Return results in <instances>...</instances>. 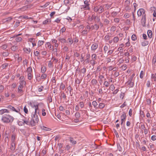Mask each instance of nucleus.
I'll return each mask as SVG.
<instances>
[{
	"instance_id": "nucleus-11",
	"label": "nucleus",
	"mask_w": 156,
	"mask_h": 156,
	"mask_svg": "<svg viewBox=\"0 0 156 156\" xmlns=\"http://www.w3.org/2000/svg\"><path fill=\"white\" fill-rule=\"evenodd\" d=\"M5 112L9 113V110L6 109H2L0 110V115H2Z\"/></svg>"
},
{
	"instance_id": "nucleus-7",
	"label": "nucleus",
	"mask_w": 156,
	"mask_h": 156,
	"mask_svg": "<svg viewBox=\"0 0 156 156\" xmlns=\"http://www.w3.org/2000/svg\"><path fill=\"white\" fill-rule=\"evenodd\" d=\"M23 86L21 85H20L18 88V92L20 94H22L23 92Z\"/></svg>"
},
{
	"instance_id": "nucleus-62",
	"label": "nucleus",
	"mask_w": 156,
	"mask_h": 156,
	"mask_svg": "<svg viewBox=\"0 0 156 156\" xmlns=\"http://www.w3.org/2000/svg\"><path fill=\"white\" fill-rule=\"evenodd\" d=\"M109 89L113 91L115 89V87L113 84H111L110 87Z\"/></svg>"
},
{
	"instance_id": "nucleus-36",
	"label": "nucleus",
	"mask_w": 156,
	"mask_h": 156,
	"mask_svg": "<svg viewBox=\"0 0 156 156\" xmlns=\"http://www.w3.org/2000/svg\"><path fill=\"white\" fill-rule=\"evenodd\" d=\"M70 141L71 143H72L73 144H75L76 143V141L74 140L73 139V138H70Z\"/></svg>"
},
{
	"instance_id": "nucleus-19",
	"label": "nucleus",
	"mask_w": 156,
	"mask_h": 156,
	"mask_svg": "<svg viewBox=\"0 0 156 156\" xmlns=\"http://www.w3.org/2000/svg\"><path fill=\"white\" fill-rule=\"evenodd\" d=\"M44 43V41H39L38 42L37 46L38 47H39L43 45Z\"/></svg>"
},
{
	"instance_id": "nucleus-3",
	"label": "nucleus",
	"mask_w": 156,
	"mask_h": 156,
	"mask_svg": "<svg viewBox=\"0 0 156 156\" xmlns=\"http://www.w3.org/2000/svg\"><path fill=\"white\" fill-rule=\"evenodd\" d=\"M84 4H85L84 5H82L81 7V9H84L85 10H89L90 8L89 7L90 4L88 1L86 0L84 1Z\"/></svg>"
},
{
	"instance_id": "nucleus-43",
	"label": "nucleus",
	"mask_w": 156,
	"mask_h": 156,
	"mask_svg": "<svg viewBox=\"0 0 156 156\" xmlns=\"http://www.w3.org/2000/svg\"><path fill=\"white\" fill-rule=\"evenodd\" d=\"M118 14V12H113L111 13V16L112 17L116 16Z\"/></svg>"
},
{
	"instance_id": "nucleus-16",
	"label": "nucleus",
	"mask_w": 156,
	"mask_h": 156,
	"mask_svg": "<svg viewBox=\"0 0 156 156\" xmlns=\"http://www.w3.org/2000/svg\"><path fill=\"white\" fill-rule=\"evenodd\" d=\"M7 108L11 110V111H15L16 112H18L19 110L17 111H16V109L15 108L13 107H12V106L10 105H9L8 106V107H7Z\"/></svg>"
},
{
	"instance_id": "nucleus-30",
	"label": "nucleus",
	"mask_w": 156,
	"mask_h": 156,
	"mask_svg": "<svg viewBox=\"0 0 156 156\" xmlns=\"http://www.w3.org/2000/svg\"><path fill=\"white\" fill-rule=\"evenodd\" d=\"M146 20H141V23L143 27H146Z\"/></svg>"
},
{
	"instance_id": "nucleus-33",
	"label": "nucleus",
	"mask_w": 156,
	"mask_h": 156,
	"mask_svg": "<svg viewBox=\"0 0 156 156\" xmlns=\"http://www.w3.org/2000/svg\"><path fill=\"white\" fill-rule=\"evenodd\" d=\"M117 148L119 151H122V149L121 147L120 144H117Z\"/></svg>"
},
{
	"instance_id": "nucleus-57",
	"label": "nucleus",
	"mask_w": 156,
	"mask_h": 156,
	"mask_svg": "<svg viewBox=\"0 0 156 156\" xmlns=\"http://www.w3.org/2000/svg\"><path fill=\"white\" fill-rule=\"evenodd\" d=\"M18 124L19 126H22L24 125V124L23 123V122L21 121H18Z\"/></svg>"
},
{
	"instance_id": "nucleus-38",
	"label": "nucleus",
	"mask_w": 156,
	"mask_h": 156,
	"mask_svg": "<svg viewBox=\"0 0 156 156\" xmlns=\"http://www.w3.org/2000/svg\"><path fill=\"white\" fill-rule=\"evenodd\" d=\"M136 37L135 34H133L131 37V39L133 41H135L136 39Z\"/></svg>"
},
{
	"instance_id": "nucleus-56",
	"label": "nucleus",
	"mask_w": 156,
	"mask_h": 156,
	"mask_svg": "<svg viewBox=\"0 0 156 156\" xmlns=\"http://www.w3.org/2000/svg\"><path fill=\"white\" fill-rule=\"evenodd\" d=\"M100 19L99 17L97 16L96 19L94 20L95 23H99L100 22Z\"/></svg>"
},
{
	"instance_id": "nucleus-63",
	"label": "nucleus",
	"mask_w": 156,
	"mask_h": 156,
	"mask_svg": "<svg viewBox=\"0 0 156 156\" xmlns=\"http://www.w3.org/2000/svg\"><path fill=\"white\" fill-rule=\"evenodd\" d=\"M151 139L152 140L154 141L156 140V136L153 135L151 136Z\"/></svg>"
},
{
	"instance_id": "nucleus-20",
	"label": "nucleus",
	"mask_w": 156,
	"mask_h": 156,
	"mask_svg": "<svg viewBox=\"0 0 156 156\" xmlns=\"http://www.w3.org/2000/svg\"><path fill=\"white\" fill-rule=\"evenodd\" d=\"M23 50L25 52L27 53H29L31 51V49L30 48H23Z\"/></svg>"
},
{
	"instance_id": "nucleus-41",
	"label": "nucleus",
	"mask_w": 156,
	"mask_h": 156,
	"mask_svg": "<svg viewBox=\"0 0 156 156\" xmlns=\"http://www.w3.org/2000/svg\"><path fill=\"white\" fill-rule=\"evenodd\" d=\"M12 19V18L11 17H9L4 20L5 22H9Z\"/></svg>"
},
{
	"instance_id": "nucleus-5",
	"label": "nucleus",
	"mask_w": 156,
	"mask_h": 156,
	"mask_svg": "<svg viewBox=\"0 0 156 156\" xmlns=\"http://www.w3.org/2000/svg\"><path fill=\"white\" fill-rule=\"evenodd\" d=\"M98 44L94 43L93 44L91 47V50L93 51H95L98 47Z\"/></svg>"
},
{
	"instance_id": "nucleus-2",
	"label": "nucleus",
	"mask_w": 156,
	"mask_h": 156,
	"mask_svg": "<svg viewBox=\"0 0 156 156\" xmlns=\"http://www.w3.org/2000/svg\"><path fill=\"white\" fill-rule=\"evenodd\" d=\"M94 10L95 12H98L100 13L104 11V9L103 6L98 5L94 8Z\"/></svg>"
},
{
	"instance_id": "nucleus-15",
	"label": "nucleus",
	"mask_w": 156,
	"mask_h": 156,
	"mask_svg": "<svg viewBox=\"0 0 156 156\" xmlns=\"http://www.w3.org/2000/svg\"><path fill=\"white\" fill-rule=\"evenodd\" d=\"M32 119H34V120H35V122L36 121L37 122H38L39 119L37 115L34 114L33 116L32 117Z\"/></svg>"
},
{
	"instance_id": "nucleus-49",
	"label": "nucleus",
	"mask_w": 156,
	"mask_h": 156,
	"mask_svg": "<svg viewBox=\"0 0 156 156\" xmlns=\"http://www.w3.org/2000/svg\"><path fill=\"white\" fill-rule=\"evenodd\" d=\"M125 95V93L122 92L120 95V98H121L122 99L124 97Z\"/></svg>"
},
{
	"instance_id": "nucleus-50",
	"label": "nucleus",
	"mask_w": 156,
	"mask_h": 156,
	"mask_svg": "<svg viewBox=\"0 0 156 156\" xmlns=\"http://www.w3.org/2000/svg\"><path fill=\"white\" fill-rule=\"evenodd\" d=\"M9 55V53L8 52H3L2 53V55L4 57H6L8 56Z\"/></svg>"
},
{
	"instance_id": "nucleus-32",
	"label": "nucleus",
	"mask_w": 156,
	"mask_h": 156,
	"mask_svg": "<svg viewBox=\"0 0 156 156\" xmlns=\"http://www.w3.org/2000/svg\"><path fill=\"white\" fill-rule=\"evenodd\" d=\"M22 39L21 37L16 36L15 40L17 42H18L21 41H22Z\"/></svg>"
},
{
	"instance_id": "nucleus-31",
	"label": "nucleus",
	"mask_w": 156,
	"mask_h": 156,
	"mask_svg": "<svg viewBox=\"0 0 156 156\" xmlns=\"http://www.w3.org/2000/svg\"><path fill=\"white\" fill-rule=\"evenodd\" d=\"M23 123L24 124V125L25 124H26L27 125H30V122H28V121L26 119H23Z\"/></svg>"
},
{
	"instance_id": "nucleus-60",
	"label": "nucleus",
	"mask_w": 156,
	"mask_h": 156,
	"mask_svg": "<svg viewBox=\"0 0 156 156\" xmlns=\"http://www.w3.org/2000/svg\"><path fill=\"white\" fill-rule=\"evenodd\" d=\"M48 66L50 68L53 67V63L51 62V61L49 62Z\"/></svg>"
},
{
	"instance_id": "nucleus-4",
	"label": "nucleus",
	"mask_w": 156,
	"mask_h": 156,
	"mask_svg": "<svg viewBox=\"0 0 156 156\" xmlns=\"http://www.w3.org/2000/svg\"><path fill=\"white\" fill-rule=\"evenodd\" d=\"M145 14V10L143 8L139 9L137 12V15L138 16H140L142 14Z\"/></svg>"
},
{
	"instance_id": "nucleus-26",
	"label": "nucleus",
	"mask_w": 156,
	"mask_h": 156,
	"mask_svg": "<svg viewBox=\"0 0 156 156\" xmlns=\"http://www.w3.org/2000/svg\"><path fill=\"white\" fill-rule=\"evenodd\" d=\"M91 83L93 85H94L97 84L98 82L96 79H93L92 80Z\"/></svg>"
},
{
	"instance_id": "nucleus-44",
	"label": "nucleus",
	"mask_w": 156,
	"mask_h": 156,
	"mask_svg": "<svg viewBox=\"0 0 156 156\" xmlns=\"http://www.w3.org/2000/svg\"><path fill=\"white\" fill-rule=\"evenodd\" d=\"M90 62H91V64L93 66H94L95 64H96V62L95 61V60L91 59L90 61Z\"/></svg>"
},
{
	"instance_id": "nucleus-45",
	"label": "nucleus",
	"mask_w": 156,
	"mask_h": 156,
	"mask_svg": "<svg viewBox=\"0 0 156 156\" xmlns=\"http://www.w3.org/2000/svg\"><path fill=\"white\" fill-rule=\"evenodd\" d=\"M69 42L70 44H72L73 42V40L72 37H69L68 38Z\"/></svg>"
},
{
	"instance_id": "nucleus-47",
	"label": "nucleus",
	"mask_w": 156,
	"mask_h": 156,
	"mask_svg": "<svg viewBox=\"0 0 156 156\" xmlns=\"http://www.w3.org/2000/svg\"><path fill=\"white\" fill-rule=\"evenodd\" d=\"M88 32L86 30H83L82 31V34L83 35H87V34Z\"/></svg>"
},
{
	"instance_id": "nucleus-54",
	"label": "nucleus",
	"mask_w": 156,
	"mask_h": 156,
	"mask_svg": "<svg viewBox=\"0 0 156 156\" xmlns=\"http://www.w3.org/2000/svg\"><path fill=\"white\" fill-rule=\"evenodd\" d=\"M8 63H5L3 64L2 66V67L3 69H5L8 66Z\"/></svg>"
},
{
	"instance_id": "nucleus-61",
	"label": "nucleus",
	"mask_w": 156,
	"mask_h": 156,
	"mask_svg": "<svg viewBox=\"0 0 156 156\" xmlns=\"http://www.w3.org/2000/svg\"><path fill=\"white\" fill-rule=\"evenodd\" d=\"M144 74V72L143 71H141L140 72V77L142 79L143 78V75Z\"/></svg>"
},
{
	"instance_id": "nucleus-64",
	"label": "nucleus",
	"mask_w": 156,
	"mask_h": 156,
	"mask_svg": "<svg viewBox=\"0 0 156 156\" xmlns=\"http://www.w3.org/2000/svg\"><path fill=\"white\" fill-rule=\"evenodd\" d=\"M156 62V56H154L152 62L153 64H155Z\"/></svg>"
},
{
	"instance_id": "nucleus-58",
	"label": "nucleus",
	"mask_w": 156,
	"mask_h": 156,
	"mask_svg": "<svg viewBox=\"0 0 156 156\" xmlns=\"http://www.w3.org/2000/svg\"><path fill=\"white\" fill-rule=\"evenodd\" d=\"M23 111L25 113L27 114L28 113V111L27 109V108L26 107V106H25L24 107V108H23Z\"/></svg>"
},
{
	"instance_id": "nucleus-14",
	"label": "nucleus",
	"mask_w": 156,
	"mask_h": 156,
	"mask_svg": "<svg viewBox=\"0 0 156 156\" xmlns=\"http://www.w3.org/2000/svg\"><path fill=\"white\" fill-rule=\"evenodd\" d=\"M16 149V143H11L10 149L12 151H14Z\"/></svg>"
},
{
	"instance_id": "nucleus-8",
	"label": "nucleus",
	"mask_w": 156,
	"mask_h": 156,
	"mask_svg": "<svg viewBox=\"0 0 156 156\" xmlns=\"http://www.w3.org/2000/svg\"><path fill=\"white\" fill-rule=\"evenodd\" d=\"M38 123V122L36 121L35 122L34 119H31L30 121V124L31 126H35Z\"/></svg>"
},
{
	"instance_id": "nucleus-25",
	"label": "nucleus",
	"mask_w": 156,
	"mask_h": 156,
	"mask_svg": "<svg viewBox=\"0 0 156 156\" xmlns=\"http://www.w3.org/2000/svg\"><path fill=\"white\" fill-rule=\"evenodd\" d=\"M21 17L23 19H25L26 20L28 19H32L33 18L31 17H28L27 16H21Z\"/></svg>"
},
{
	"instance_id": "nucleus-12",
	"label": "nucleus",
	"mask_w": 156,
	"mask_h": 156,
	"mask_svg": "<svg viewBox=\"0 0 156 156\" xmlns=\"http://www.w3.org/2000/svg\"><path fill=\"white\" fill-rule=\"evenodd\" d=\"M141 127L142 129H144V134L145 135L147 134L148 133V130L146 128L145 125L144 124L141 125Z\"/></svg>"
},
{
	"instance_id": "nucleus-40",
	"label": "nucleus",
	"mask_w": 156,
	"mask_h": 156,
	"mask_svg": "<svg viewBox=\"0 0 156 156\" xmlns=\"http://www.w3.org/2000/svg\"><path fill=\"white\" fill-rule=\"evenodd\" d=\"M92 104L94 106V108H97V107L98 105V104L96 101H93L92 103Z\"/></svg>"
},
{
	"instance_id": "nucleus-1",
	"label": "nucleus",
	"mask_w": 156,
	"mask_h": 156,
	"mask_svg": "<svg viewBox=\"0 0 156 156\" xmlns=\"http://www.w3.org/2000/svg\"><path fill=\"white\" fill-rule=\"evenodd\" d=\"M14 120V118L9 115H4L2 118V121L4 123H12Z\"/></svg>"
},
{
	"instance_id": "nucleus-27",
	"label": "nucleus",
	"mask_w": 156,
	"mask_h": 156,
	"mask_svg": "<svg viewBox=\"0 0 156 156\" xmlns=\"http://www.w3.org/2000/svg\"><path fill=\"white\" fill-rule=\"evenodd\" d=\"M12 50L15 51L18 49V47L17 46L13 45L11 48Z\"/></svg>"
},
{
	"instance_id": "nucleus-9",
	"label": "nucleus",
	"mask_w": 156,
	"mask_h": 156,
	"mask_svg": "<svg viewBox=\"0 0 156 156\" xmlns=\"http://www.w3.org/2000/svg\"><path fill=\"white\" fill-rule=\"evenodd\" d=\"M16 135V134L13 133L11 136V143H16L15 139Z\"/></svg>"
},
{
	"instance_id": "nucleus-53",
	"label": "nucleus",
	"mask_w": 156,
	"mask_h": 156,
	"mask_svg": "<svg viewBox=\"0 0 156 156\" xmlns=\"http://www.w3.org/2000/svg\"><path fill=\"white\" fill-rule=\"evenodd\" d=\"M73 39H74V42L75 43H77L78 42V39L76 38V36H74V35H73Z\"/></svg>"
},
{
	"instance_id": "nucleus-52",
	"label": "nucleus",
	"mask_w": 156,
	"mask_h": 156,
	"mask_svg": "<svg viewBox=\"0 0 156 156\" xmlns=\"http://www.w3.org/2000/svg\"><path fill=\"white\" fill-rule=\"evenodd\" d=\"M46 71V68L45 67H42L41 68V72L42 73H44Z\"/></svg>"
},
{
	"instance_id": "nucleus-23",
	"label": "nucleus",
	"mask_w": 156,
	"mask_h": 156,
	"mask_svg": "<svg viewBox=\"0 0 156 156\" xmlns=\"http://www.w3.org/2000/svg\"><path fill=\"white\" fill-rule=\"evenodd\" d=\"M41 128L42 129L45 130L46 131H50L51 130V129L44 126H41Z\"/></svg>"
},
{
	"instance_id": "nucleus-51",
	"label": "nucleus",
	"mask_w": 156,
	"mask_h": 156,
	"mask_svg": "<svg viewBox=\"0 0 156 156\" xmlns=\"http://www.w3.org/2000/svg\"><path fill=\"white\" fill-rule=\"evenodd\" d=\"M75 116L76 118H79L80 117V114L79 112H76L75 114Z\"/></svg>"
},
{
	"instance_id": "nucleus-29",
	"label": "nucleus",
	"mask_w": 156,
	"mask_h": 156,
	"mask_svg": "<svg viewBox=\"0 0 156 156\" xmlns=\"http://www.w3.org/2000/svg\"><path fill=\"white\" fill-rule=\"evenodd\" d=\"M79 71L81 73L84 74L86 72V69L84 67L81 70H80Z\"/></svg>"
},
{
	"instance_id": "nucleus-18",
	"label": "nucleus",
	"mask_w": 156,
	"mask_h": 156,
	"mask_svg": "<svg viewBox=\"0 0 156 156\" xmlns=\"http://www.w3.org/2000/svg\"><path fill=\"white\" fill-rule=\"evenodd\" d=\"M149 42L146 40L144 41L141 43V45L142 46H145L148 44Z\"/></svg>"
},
{
	"instance_id": "nucleus-46",
	"label": "nucleus",
	"mask_w": 156,
	"mask_h": 156,
	"mask_svg": "<svg viewBox=\"0 0 156 156\" xmlns=\"http://www.w3.org/2000/svg\"><path fill=\"white\" fill-rule=\"evenodd\" d=\"M113 130H114V133H115V135L116 137L117 138L119 137V135L117 132L116 130L115 129H113Z\"/></svg>"
},
{
	"instance_id": "nucleus-55",
	"label": "nucleus",
	"mask_w": 156,
	"mask_h": 156,
	"mask_svg": "<svg viewBox=\"0 0 156 156\" xmlns=\"http://www.w3.org/2000/svg\"><path fill=\"white\" fill-rule=\"evenodd\" d=\"M146 85L147 87H151V84L150 81L149 80L147 82Z\"/></svg>"
},
{
	"instance_id": "nucleus-6",
	"label": "nucleus",
	"mask_w": 156,
	"mask_h": 156,
	"mask_svg": "<svg viewBox=\"0 0 156 156\" xmlns=\"http://www.w3.org/2000/svg\"><path fill=\"white\" fill-rule=\"evenodd\" d=\"M126 84H127L129 87H132L134 85L133 82L129 80L126 83Z\"/></svg>"
},
{
	"instance_id": "nucleus-39",
	"label": "nucleus",
	"mask_w": 156,
	"mask_h": 156,
	"mask_svg": "<svg viewBox=\"0 0 156 156\" xmlns=\"http://www.w3.org/2000/svg\"><path fill=\"white\" fill-rule=\"evenodd\" d=\"M110 36L108 35H106L104 37V39L106 41H107L110 39Z\"/></svg>"
},
{
	"instance_id": "nucleus-13",
	"label": "nucleus",
	"mask_w": 156,
	"mask_h": 156,
	"mask_svg": "<svg viewBox=\"0 0 156 156\" xmlns=\"http://www.w3.org/2000/svg\"><path fill=\"white\" fill-rule=\"evenodd\" d=\"M33 5H27L24 6H23L22 8L20 9L22 11H24L26 10L27 9L29 8H31Z\"/></svg>"
},
{
	"instance_id": "nucleus-35",
	"label": "nucleus",
	"mask_w": 156,
	"mask_h": 156,
	"mask_svg": "<svg viewBox=\"0 0 156 156\" xmlns=\"http://www.w3.org/2000/svg\"><path fill=\"white\" fill-rule=\"evenodd\" d=\"M103 84L106 87H108L109 83L106 81H105Z\"/></svg>"
},
{
	"instance_id": "nucleus-10",
	"label": "nucleus",
	"mask_w": 156,
	"mask_h": 156,
	"mask_svg": "<svg viewBox=\"0 0 156 156\" xmlns=\"http://www.w3.org/2000/svg\"><path fill=\"white\" fill-rule=\"evenodd\" d=\"M126 117V113L125 112H123L121 116V121H122L125 122V120Z\"/></svg>"
},
{
	"instance_id": "nucleus-17",
	"label": "nucleus",
	"mask_w": 156,
	"mask_h": 156,
	"mask_svg": "<svg viewBox=\"0 0 156 156\" xmlns=\"http://www.w3.org/2000/svg\"><path fill=\"white\" fill-rule=\"evenodd\" d=\"M119 38L118 37H115L113 39V41L114 43L116 44L119 41Z\"/></svg>"
},
{
	"instance_id": "nucleus-59",
	"label": "nucleus",
	"mask_w": 156,
	"mask_h": 156,
	"mask_svg": "<svg viewBox=\"0 0 156 156\" xmlns=\"http://www.w3.org/2000/svg\"><path fill=\"white\" fill-rule=\"evenodd\" d=\"M60 88H62V90H64L65 88V85L62 83H61Z\"/></svg>"
},
{
	"instance_id": "nucleus-22",
	"label": "nucleus",
	"mask_w": 156,
	"mask_h": 156,
	"mask_svg": "<svg viewBox=\"0 0 156 156\" xmlns=\"http://www.w3.org/2000/svg\"><path fill=\"white\" fill-rule=\"evenodd\" d=\"M27 72L28 74H32V70L31 67H28L27 69Z\"/></svg>"
},
{
	"instance_id": "nucleus-34",
	"label": "nucleus",
	"mask_w": 156,
	"mask_h": 156,
	"mask_svg": "<svg viewBox=\"0 0 156 156\" xmlns=\"http://www.w3.org/2000/svg\"><path fill=\"white\" fill-rule=\"evenodd\" d=\"M92 59L96 60L97 59V55L95 54H93L91 55Z\"/></svg>"
},
{
	"instance_id": "nucleus-37",
	"label": "nucleus",
	"mask_w": 156,
	"mask_h": 156,
	"mask_svg": "<svg viewBox=\"0 0 156 156\" xmlns=\"http://www.w3.org/2000/svg\"><path fill=\"white\" fill-rule=\"evenodd\" d=\"M52 83L54 85H55L56 84V80H55V77H53L52 79Z\"/></svg>"
},
{
	"instance_id": "nucleus-28",
	"label": "nucleus",
	"mask_w": 156,
	"mask_h": 156,
	"mask_svg": "<svg viewBox=\"0 0 156 156\" xmlns=\"http://www.w3.org/2000/svg\"><path fill=\"white\" fill-rule=\"evenodd\" d=\"M105 107V104L104 103H100L99 104L98 107L99 108L102 109L104 108Z\"/></svg>"
},
{
	"instance_id": "nucleus-21",
	"label": "nucleus",
	"mask_w": 156,
	"mask_h": 156,
	"mask_svg": "<svg viewBox=\"0 0 156 156\" xmlns=\"http://www.w3.org/2000/svg\"><path fill=\"white\" fill-rule=\"evenodd\" d=\"M147 34L148 37L149 38H151L152 37V32L151 30H148L147 32Z\"/></svg>"
},
{
	"instance_id": "nucleus-42",
	"label": "nucleus",
	"mask_w": 156,
	"mask_h": 156,
	"mask_svg": "<svg viewBox=\"0 0 156 156\" xmlns=\"http://www.w3.org/2000/svg\"><path fill=\"white\" fill-rule=\"evenodd\" d=\"M28 78L29 80H31L33 77L32 74H28Z\"/></svg>"
},
{
	"instance_id": "nucleus-24",
	"label": "nucleus",
	"mask_w": 156,
	"mask_h": 156,
	"mask_svg": "<svg viewBox=\"0 0 156 156\" xmlns=\"http://www.w3.org/2000/svg\"><path fill=\"white\" fill-rule=\"evenodd\" d=\"M34 106L35 107V111L34 114L37 115V114H39V112L37 111L38 110V105H34Z\"/></svg>"
},
{
	"instance_id": "nucleus-48",
	"label": "nucleus",
	"mask_w": 156,
	"mask_h": 156,
	"mask_svg": "<svg viewBox=\"0 0 156 156\" xmlns=\"http://www.w3.org/2000/svg\"><path fill=\"white\" fill-rule=\"evenodd\" d=\"M80 56V61L81 62H82L83 61H84V55H83V54H81Z\"/></svg>"
}]
</instances>
